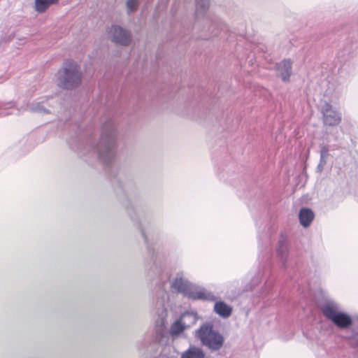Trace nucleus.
<instances>
[{"mask_svg": "<svg viewBox=\"0 0 358 358\" xmlns=\"http://www.w3.org/2000/svg\"><path fill=\"white\" fill-rule=\"evenodd\" d=\"M108 37L116 43L127 46L131 42V33L126 29L118 26L113 25L108 31Z\"/></svg>", "mask_w": 358, "mask_h": 358, "instance_id": "20e7f679", "label": "nucleus"}, {"mask_svg": "<svg viewBox=\"0 0 358 358\" xmlns=\"http://www.w3.org/2000/svg\"><path fill=\"white\" fill-rule=\"evenodd\" d=\"M332 322L340 328H345L352 324L351 318L343 313H339L334 317Z\"/></svg>", "mask_w": 358, "mask_h": 358, "instance_id": "f8f14e48", "label": "nucleus"}, {"mask_svg": "<svg viewBox=\"0 0 358 358\" xmlns=\"http://www.w3.org/2000/svg\"><path fill=\"white\" fill-rule=\"evenodd\" d=\"M203 295H204V294H202V293H199V294H198V296H197V298H199V299H202V298H203Z\"/></svg>", "mask_w": 358, "mask_h": 358, "instance_id": "aec40b11", "label": "nucleus"}, {"mask_svg": "<svg viewBox=\"0 0 358 358\" xmlns=\"http://www.w3.org/2000/svg\"><path fill=\"white\" fill-rule=\"evenodd\" d=\"M199 336L202 343L213 350L220 349L223 344V337L213 330L210 325H203L199 330Z\"/></svg>", "mask_w": 358, "mask_h": 358, "instance_id": "7ed1b4c3", "label": "nucleus"}, {"mask_svg": "<svg viewBox=\"0 0 358 358\" xmlns=\"http://www.w3.org/2000/svg\"><path fill=\"white\" fill-rule=\"evenodd\" d=\"M127 13H132L135 11L138 6V0H127L126 2Z\"/></svg>", "mask_w": 358, "mask_h": 358, "instance_id": "f3484780", "label": "nucleus"}, {"mask_svg": "<svg viewBox=\"0 0 358 358\" xmlns=\"http://www.w3.org/2000/svg\"><path fill=\"white\" fill-rule=\"evenodd\" d=\"M324 122L329 126H336L341 121V115L331 104L324 103L322 106Z\"/></svg>", "mask_w": 358, "mask_h": 358, "instance_id": "39448f33", "label": "nucleus"}, {"mask_svg": "<svg viewBox=\"0 0 358 358\" xmlns=\"http://www.w3.org/2000/svg\"><path fill=\"white\" fill-rule=\"evenodd\" d=\"M80 65L72 59L66 60L57 73V83L65 90H74L78 87L83 80Z\"/></svg>", "mask_w": 358, "mask_h": 358, "instance_id": "f03ea898", "label": "nucleus"}, {"mask_svg": "<svg viewBox=\"0 0 358 358\" xmlns=\"http://www.w3.org/2000/svg\"><path fill=\"white\" fill-rule=\"evenodd\" d=\"M118 131L114 127L105 129L101 136L96 149L98 160L104 165L111 164L117 157Z\"/></svg>", "mask_w": 358, "mask_h": 358, "instance_id": "f257e3e1", "label": "nucleus"}, {"mask_svg": "<svg viewBox=\"0 0 358 358\" xmlns=\"http://www.w3.org/2000/svg\"><path fill=\"white\" fill-rule=\"evenodd\" d=\"M204 356L203 352L200 348L190 347L182 354L180 358H204Z\"/></svg>", "mask_w": 358, "mask_h": 358, "instance_id": "ddd939ff", "label": "nucleus"}, {"mask_svg": "<svg viewBox=\"0 0 358 358\" xmlns=\"http://www.w3.org/2000/svg\"><path fill=\"white\" fill-rule=\"evenodd\" d=\"M215 311L222 317H228L232 313V308L223 301H217L214 306Z\"/></svg>", "mask_w": 358, "mask_h": 358, "instance_id": "6e6552de", "label": "nucleus"}, {"mask_svg": "<svg viewBox=\"0 0 358 358\" xmlns=\"http://www.w3.org/2000/svg\"><path fill=\"white\" fill-rule=\"evenodd\" d=\"M59 0H35L34 9L38 13L45 12L50 6L57 4Z\"/></svg>", "mask_w": 358, "mask_h": 358, "instance_id": "9b49d317", "label": "nucleus"}, {"mask_svg": "<svg viewBox=\"0 0 358 358\" xmlns=\"http://www.w3.org/2000/svg\"><path fill=\"white\" fill-rule=\"evenodd\" d=\"M278 254L282 259H286L288 255L289 244L286 238H282L279 241V245L278 248Z\"/></svg>", "mask_w": 358, "mask_h": 358, "instance_id": "dca6fc26", "label": "nucleus"}, {"mask_svg": "<svg viewBox=\"0 0 358 358\" xmlns=\"http://www.w3.org/2000/svg\"><path fill=\"white\" fill-rule=\"evenodd\" d=\"M278 76L284 82L289 81L292 74V62L289 59H285L277 64Z\"/></svg>", "mask_w": 358, "mask_h": 358, "instance_id": "423d86ee", "label": "nucleus"}, {"mask_svg": "<svg viewBox=\"0 0 358 358\" xmlns=\"http://www.w3.org/2000/svg\"><path fill=\"white\" fill-rule=\"evenodd\" d=\"M171 288L178 292L187 293L189 289V284L182 278H176L172 283Z\"/></svg>", "mask_w": 358, "mask_h": 358, "instance_id": "9d476101", "label": "nucleus"}, {"mask_svg": "<svg viewBox=\"0 0 358 358\" xmlns=\"http://www.w3.org/2000/svg\"><path fill=\"white\" fill-rule=\"evenodd\" d=\"M34 110L38 111V112H45V110L43 108V107L38 106L36 108H34Z\"/></svg>", "mask_w": 358, "mask_h": 358, "instance_id": "6ab92c4d", "label": "nucleus"}, {"mask_svg": "<svg viewBox=\"0 0 358 358\" xmlns=\"http://www.w3.org/2000/svg\"><path fill=\"white\" fill-rule=\"evenodd\" d=\"M190 317V315L189 314H183L181 317V318L175 322L171 327L170 334L172 336H177L181 332L183 331V330L188 327V325H186L185 323L183 322V320L186 317Z\"/></svg>", "mask_w": 358, "mask_h": 358, "instance_id": "0eeeda50", "label": "nucleus"}, {"mask_svg": "<svg viewBox=\"0 0 358 358\" xmlns=\"http://www.w3.org/2000/svg\"><path fill=\"white\" fill-rule=\"evenodd\" d=\"M327 152H328V150L326 148H323L322 151H321V154H320V164H318V169L320 170V171H322V169H323V167L326 164V157L327 155Z\"/></svg>", "mask_w": 358, "mask_h": 358, "instance_id": "a211bd4d", "label": "nucleus"}, {"mask_svg": "<svg viewBox=\"0 0 358 358\" xmlns=\"http://www.w3.org/2000/svg\"><path fill=\"white\" fill-rule=\"evenodd\" d=\"M209 8L208 0H196V10L195 13L196 16H201L204 15Z\"/></svg>", "mask_w": 358, "mask_h": 358, "instance_id": "2eb2a0df", "label": "nucleus"}, {"mask_svg": "<svg viewBox=\"0 0 358 358\" xmlns=\"http://www.w3.org/2000/svg\"><path fill=\"white\" fill-rule=\"evenodd\" d=\"M322 313L329 320H333L340 312H338L337 308L332 304H326L322 307Z\"/></svg>", "mask_w": 358, "mask_h": 358, "instance_id": "4468645a", "label": "nucleus"}, {"mask_svg": "<svg viewBox=\"0 0 358 358\" xmlns=\"http://www.w3.org/2000/svg\"><path fill=\"white\" fill-rule=\"evenodd\" d=\"M299 221L304 227H308L314 218L313 212L308 208H302L299 215Z\"/></svg>", "mask_w": 358, "mask_h": 358, "instance_id": "1a4fd4ad", "label": "nucleus"}]
</instances>
